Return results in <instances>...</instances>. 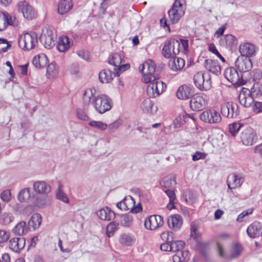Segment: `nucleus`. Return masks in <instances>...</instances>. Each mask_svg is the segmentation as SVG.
Returning <instances> with one entry per match:
<instances>
[{
  "label": "nucleus",
  "instance_id": "nucleus-4",
  "mask_svg": "<svg viewBox=\"0 0 262 262\" xmlns=\"http://www.w3.org/2000/svg\"><path fill=\"white\" fill-rule=\"evenodd\" d=\"M37 35L32 32L21 35L18 39L19 47L26 51L34 48L37 45Z\"/></svg>",
  "mask_w": 262,
  "mask_h": 262
},
{
  "label": "nucleus",
  "instance_id": "nucleus-38",
  "mask_svg": "<svg viewBox=\"0 0 262 262\" xmlns=\"http://www.w3.org/2000/svg\"><path fill=\"white\" fill-rule=\"evenodd\" d=\"M41 222V216L39 213H35L28 221V226L31 227L33 230L39 228Z\"/></svg>",
  "mask_w": 262,
  "mask_h": 262
},
{
  "label": "nucleus",
  "instance_id": "nucleus-16",
  "mask_svg": "<svg viewBox=\"0 0 262 262\" xmlns=\"http://www.w3.org/2000/svg\"><path fill=\"white\" fill-rule=\"evenodd\" d=\"M221 112L223 116L228 118H235L239 114V111L237 103L228 102L222 105Z\"/></svg>",
  "mask_w": 262,
  "mask_h": 262
},
{
  "label": "nucleus",
  "instance_id": "nucleus-11",
  "mask_svg": "<svg viewBox=\"0 0 262 262\" xmlns=\"http://www.w3.org/2000/svg\"><path fill=\"white\" fill-rule=\"evenodd\" d=\"M194 83L200 90L207 91L211 88V80L209 74L205 76L202 72H198L193 78Z\"/></svg>",
  "mask_w": 262,
  "mask_h": 262
},
{
  "label": "nucleus",
  "instance_id": "nucleus-10",
  "mask_svg": "<svg viewBox=\"0 0 262 262\" xmlns=\"http://www.w3.org/2000/svg\"><path fill=\"white\" fill-rule=\"evenodd\" d=\"M225 77L235 86L243 85L246 83V81L243 79V76L238 72L232 67L227 68L224 73Z\"/></svg>",
  "mask_w": 262,
  "mask_h": 262
},
{
  "label": "nucleus",
  "instance_id": "nucleus-62",
  "mask_svg": "<svg viewBox=\"0 0 262 262\" xmlns=\"http://www.w3.org/2000/svg\"><path fill=\"white\" fill-rule=\"evenodd\" d=\"M77 55L86 61H88L89 59V52L84 50H79L77 52Z\"/></svg>",
  "mask_w": 262,
  "mask_h": 262
},
{
  "label": "nucleus",
  "instance_id": "nucleus-7",
  "mask_svg": "<svg viewBox=\"0 0 262 262\" xmlns=\"http://www.w3.org/2000/svg\"><path fill=\"white\" fill-rule=\"evenodd\" d=\"M147 87V94L149 97H156L162 94L166 88V84L156 77L152 79Z\"/></svg>",
  "mask_w": 262,
  "mask_h": 262
},
{
  "label": "nucleus",
  "instance_id": "nucleus-47",
  "mask_svg": "<svg viewBox=\"0 0 262 262\" xmlns=\"http://www.w3.org/2000/svg\"><path fill=\"white\" fill-rule=\"evenodd\" d=\"M89 125L92 127L101 130H105L107 127L106 123L101 121H97L94 120L90 121L89 123Z\"/></svg>",
  "mask_w": 262,
  "mask_h": 262
},
{
  "label": "nucleus",
  "instance_id": "nucleus-64",
  "mask_svg": "<svg viewBox=\"0 0 262 262\" xmlns=\"http://www.w3.org/2000/svg\"><path fill=\"white\" fill-rule=\"evenodd\" d=\"M160 249L164 251H171L170 242L163 243L160 246Z\"/></svg>",
  "mask_w": 262,
  "mask_h": 262
},
{
  "label": "nucleus",
  "instance_id": "nucleus-37",
  "mask_svg": "<svg viewBox=\"0 0 262 262\" xmlns=\"http://www.w3.org/2000/svg\"><path fill=\"white\" fill-rule=\"evenodd\" d=\"M63 186L60 182H58V187L56 192V198L65 203H69L70 200L67 194L63 190Z\"/></svg>",
  "mask_w": 262,
  "mask_h": 262
},
{
  "label": "nucleus",
  "instance_id": "nucleus-32",
  "mask_svg": "<svg viewBox=\"0 0 262 262\" xmlns=\"http://www.w3.org/2000/svg\"><path fill=\"white\" fill-rule=\"evenodd\" d=\"M73 8L72 0H62L58 5V12L61 15L68 13Z\"/></svg>",
  "mask_w": 262,
  "mask_h": 262
},
{
  "label": "nucleus",
  "instance_id": "nucleus-27",
  "mask_svg": "<svg viewBox=\"0 0 262 262\" xmlns=\"http://www.w3.org/2000/svg\"><path fill=\"white\" fill-rule=\"evenodd\" d=\"M237 43L236 38L231 34H226L220 40L221 45L229 49L235 47Z\"/></svg>",
  "mask_w": 262,
  "mask_h": 262
},
{
  "label": "nucleus",
  "instance_id": "nucleus-29",
  "mask_svg": "<svg viewBox=\"0 0 262 262\" xmlns=\"http://www.w3.org/2000/svg\"><path fill=\"white\" fill-rule=\"evenodd\" d=\"M115 73H113L111 71L108 69H104L99 72V81L103 83H108L112 81L113 77L116 75Z\"/></svg>",
  "mask_w": 262,
  "mask_h": 262
},
{
  "label": "nucleus",
  "instance_id": "nucleus-49",
  "mask_svg": "<svg viewBox=\"0 0 262 262\" xmlns=\"http://www.w3.org/2000/svg\"><path fill=\"white\" fill-rule=\"evenodd\" d=\"M119 241L121 244L125 246H130L133 243V238L128 234H123L120 236Z\"/></svg>",
  "mask_w": 262,
  "mask_h": 262
},
{
  "label": "nucleus",
  "instance_id": "nucleus-28",
  "mask_svg": "<svg viewBox=\"0 0 262 262\" xmlns=\"http://www.w3.org/2000/svg\"><path fill=\"white\" fill-rule=\"evenodd\" d=\"M97 215L101 220L105 221H111L115 217V213L107 207L100 209Z\"/></svg>",
  "mask_w": 262,
  "mask_h": 262
},
{
  "label": "nucleus",
  "instance_id": "nucleus-46",
  "mask_svg": "<svg viewBox=\"0 0 262 262\" xmlns=\"http://www.w3.org/2000/svg\"><path fill=\"white\" fill-rule=\"evenodd\" d=\"M171 251L177 252L179 250H182L185 246V243L182 241H173L170 242Z\"/></svg>",
  "mask_w": 262,
  "mask_h": 262
},
{
  "label": "nucleus",
  "instance_id": "nucleus-39",
  "mask_svg": "<svg viewBox=\"0 0 262 262\" xmlns=\"http://www.w3.org/2000/svg\"><path fill=\"white\" fill-rule=\"evenodd\" d=\"M173 262H183L189 259V254L187 251L179 250L173 256Z\"/></svg>",
  "mask_w": 262,
  "mask_h": 262
},
{
  "label": "nucleus",
  "instance_id": "nucleus-55",
  "mask_svg": "<svg viewBox=\"0 0 262 262\" xmlns=\"http://www.w3.org/2000/svg\"><path fill=\"white\" fill-rule=\"evenodd\" d=\"M76 114L78 118L81 120L88 121L89 120V117L87 113L83 110L81 108L77 109Z\"/></svg>",
  "mask_w": 262,
  "mask_h": 262
},
{
  "label": "nucleus",
  "instance_id": "nucleus-34",
  "mask_svg": "<svg viewBox=\"0 0 262 262\" xmlns=\"http://www.w3.org/2000/svg\"><path fill=\"white\" fill-rule=\"evenodd\" d=\"M32 63L37 68H43L48 63V58L45 54H39L34 57Z\"/></svg>",
  "mask_w": 262,
  "mask_h": 262
},
{
  "label": "nucleus",
  "instance_id": "nucleus-23",
  "mask_svg": "<svg viewBox=\"0 0 262 262\" xmlns=\"http://www.w3.org/2000/svg\"><path fill=\"white\" fill-rule=\"evenodd\" d=\"M206 69L212 74L218 75L221 73V66L217 61L211 59H206L204 62Z\"/></svg>",
  "mask_w": 262,
  "mask_h": 262
},
{
  "label": "nucleus",
  "instance_id": "nucleus-3",
  "mask_svg": "<svg viewBox=\"0 0 262 262\" xmlns=\"http://www.w3.org/2000/svg\"><path fill=\"white\" fill-rule=\"evenodd\" d=\"M156 65L153 60L148 59L139 67V70L143 74L142 81L147 83L151 82L156 77L154 74L155 72Z\"/></svg>",
  "mask_w": 262,
  "mask_h": 262
},
{
  "label": "nucleus",
  "instance_id": "nucleus-52",
  "mask_svg": "<svg viewBox=\"0 0 262 262\" xmlns=\"http://www.w3.org/2000/svg\"><path fill=\"white\" fill-rule=\"evenodd\" d=\"M115 222H112L107 225L106 229L107 236L108 237L112 236L117 229V226Z\"/></svg>",
  "mask_w": 262,
  "mask_h": 262
},
{
  "label": "nucleus",
  "instance_id": "nucleus-25",
  "mask_svg": "<svg viewBox=\"0 0 262 262\" xmlns=\"http://www.w3.org/2000/svg\"><path fill=\"white\" fill-rule=\"evenodd\" d=\"M25 245V239L24 237H15L9 241V247L14 252H19Z\"/></svg>",
  "mask_w": 262,
  "mask_h": 262
},
{
  "label": "nucleus",
  "instance_id": "nucleus-35",
  "mask_svg": "<svg viewBox=\"0 0 262 262\" xmlns=\"http://www.w3.org/2000/svg\"><path fill=\"white\" fill-rule=\"evenodd\" d=\"M28 226L24 221H21L17 223L12 230L13 233L19 236L26 234L28 231Z\"/></svg>",
  "mask_w": 262,
  "mask_h": 262
},
{
  "label": "nucleus",
  "instance_id": "nucleus-43",
  "mask_svg": "<svg viewBox=\"0 0 262 262\" xmlns=\"http://www.w3.org/2000/svg\"><path fill=\"white\" fill-rule=\"evenodd\" d=\"M58 74V69L54 63L49 64L47 68V76L48 78H53Z\"/></svg>",
  "mask_w": 262,
  "mask_h": 262
},
{
  "label": "nucleus",
  "instance_id": "nucleus-21",
  "mask_svg": "<svg viewBox=\"0 0 262 262\" xmlns=\"http://www.w3.org/2000/svg\"><path fill=\"white\" fill-rule=\"evenodd\" d=\"M239 52L242 56L249 58L255 55L256 48L255 46L250 43H245L240 45Z\"/></svg>",
  "mask_w": 262,
  "mask_h": 262
},
{
  "label": "nucleus",
  "instance_id": "nucleus-63",
  "mask_svg": "<svg viewBox=\"0 0 262 262\" xmlns=\"http://www.w3.org/2000/svg\"><path fill=\"white\" fill-rule=\"evenodd\" d=\"M253 111L256 114L261 113L262 112V103L256 101L253 107Z\"/></svg>",
  "mask_w": 262,
  "mask_h": 262
},
{
  "label": "nucleus",
  "instance_id": "nucleus-48",
  "mask_svg": "<svg viewBox=\"0 0 262 262\" xmlns=\"http://www.w3.org/2000/svg\"><path fill=\"white\" fill-rule=\"evenodd\" d=\"M243 125L238 122H234L229 126V130L231 135L235 137Z\"/></svg>",
  "mask_w": 262,
  "mask_h": 262
},
{
  "label": "nucleus",
  "instance_id": "nucleus-13",
  "mask_svg": "<svg viewBox=\"0 0 262 262\" xmlns=\"http://www.w3.org/2000/svg\"><path fill=\"white\" fill-rule=\"evenodd\" d=\"M200 119L209 124H218L222 120L220 114L215 110H207L203 112L200 115Z\"/></svg>",
  "mask_w": 262,
  "mask_h": 262
},
{
  "label": "nucleus",
  "instance_id": "nucleus-44",
  "mask_svg": "<svg viewBox=\"0 0 262 262\" xmlns=\"http://www.w3.org/2000/svg\"><path fill=\"white\" fill-rule=\"evenodd\" d=\"M126 203H130L133 204L134 206L135 205V200L131 196H128L127 197H125L123 200L121 201V210H128L131 208V205L130 206H126Z\"/></svg>",
  "mask_w": 262,
  "mask_h": 262
},
{
  "label": "nucleus",
  "instance_id": "nucleus-36",
  "mask_svg": "<svg viewBox=\"0 0 262 262\" xmlns=\"http://www.w3.org/2000/svg\"><path fill=\"white\" fill-rule=\"evenodd\" d=\"M161 187L165 189H169L176 185V178L174 176L168 175L165 177L160 182Z\"/></svg>",
  "mask_w": 262,
  "mask_h": 262
},
{
  "label": "nucleus",
  "instance_id": "nucleus-9",
  "mask_svg": "<svg viewBox=\"0 0 262 262\" xmlns=\"http://www.w3.org/2000/svg\"><path fill=\"white\" fill-rule=\"evenodd\" d=\"M180 42L176 39H170L166 42L162 50V54L165 58L175 57L180 52Z\"/></svg>",
  "mask_w": 262,
  "mask_h": 262
},
{
  "label": "nucleus",
  "instance_id": "nucleus-60",
  "mask_svg": "<svg viewBox=\"0 0 262 262\" xmlns=\"http://www.w3.org/2000/svg\"><path fill=\"white\" fill-rule=\"evenodd\" d=\"M9 233L6 231L0 230V243L7 242L9 239Z\"/></svg>",
  "mask_w": 262,
  "mask_h": 262
},
{
  "label": "nucleus",
  "instance_id": "nucleus-53",
  "mask_svg": "<svg viewBox=\"0 0 262 262\" xmlns=\"http://www.w3.org/2000/svg\"><path fill=\"white\" fill-rule=\"evenodd\" d=\"M243 250V247L242 246L238 244H234L232 253L231 254V257L232 258H235L238 257L241 253Z\"/></svg>",
  "mask_w": 262,
  "mask_h": 262
},
{
  "label": "nucleus",
  "instance_id": "nucleus-12",
  "mask_svg": "<svg viewBox=\"0 0 262 262\" xmlns=\"http://www.w3.org/2000/svg\"><path fill=\"white\" fill-rule=\"evenodd\" d=\"M122 61V58L121 55L117 53L112 54L108 58V63L117 67V68L114 69L115 71V75H116V76H119L121 73L130 68L129 64H121Z\"/></svg>",
  "mask_w": 262,
  "mask_h": 262
},
{
  "label": "nucleus",
  "instance_id": "nucleus-14",
  "mask_svg": "<svg viewBox=\"0 0 262 262\" xmlns=\"http://www.w3.org/2000/svg\"><path fill=\"white\" fill-rule=\"evenodd\" d=\"M18 12L23 14V16L28 20H31L36 17L37 13L33 7L27 1H20L17 5Z\"/></svg>",
  "mask_w": 262,
  "mask_h": 262
},
{
  "label": "nucleus",
  "instance_id": "nucleus-15",
  "mask_svg": "<svg viewBox=\"0 0 262 262\" xmlns=\"http://www.w3.org/2000/svg\"><path fill=\"white\" fill-rule=\"evenodd\" d=\"M184 14L180 0H176L171 8L168 11V15L172 24L177 23Z\"/></svg>",
  "mask_w": 262,
  "mask_h": 262
},
{
  "label": "nucleus",
  "instance_id": "nucleus-58",
  "mask_svg": "<svg viewBox=\"0 0 262 262\" xmlns=\"http://www.w3.org/2000/svg\"><path fill=\"white\" fill-rule=\"evenodd\" d=\"M1 199L5 202H8L11 199V192L9 190H6L1 194Z\"/></svg>",
  "mask_w": 262,
  "mask_h": 262
},
{
  "label": "nucleus",
  "instance_id": "nucleus-6",
  "mask_svg": "<svg viewBox=\"0 0 262 262\" xmlns=\"http://www.w3.org/2000/svg\"><path fill=\"white\" fill-rule=\"evenodd\" d=\"M208 104V97L203 93L193 95L190 100V107L192 111L199 112L206 108Z\"/></svg>",
  "mask_w": 262,
  "mask_h": 262
},
{
  "label": "nucleus",
  "instance_id": "nucleus-33",
  "mask_svg": "<svg viewBox=\"0 0 262 262\" xmlns=\"http://www.w3.org/2000/svg\"><path fill=\"white\" fill-rule=\"evenodd\" d=\"M70 46L71 42L69 38L67 36H63L59 37L56 48L59 51L63 52L68 50Z\"/></svg>",
  "mask_w": 262,
  "mask_h": 262
},
{
  "label": "nucleus",
  "instance_id": "nucleus-19",
  "mask_svg": "<svg viewBox=\"0 0 262 262\" xmlns=\"http://www.w3.org/2000/svg\"><path fill=\"white\" fill-rule=\"evenodd\" d=\"M163 224V219L159 215H150L144 221L145 227L149 230H155L162 226Z\"/></svg>",
  "mask_w": 262,
  "mask_h": 262
},
{
  "label": "nucleus",
  "instance_id": "nucleus-5",
  "mask_svg": "<svg viewBox=\"0 0 262 262\" xmlns=\"http://www.w3.org/2000/svg\"><path fill=\"white\" fill-rule=\"evenodd\" d=\"M56 38L55 29L52 27H48L43 30L40 40L46 48L50 49L55 46Z\"/></svg>",
  "mask_w": 262,
  "mask_h": 262
},
{
  "label": "nucleus",
  "instance_id": "nucleus-50",
  "mask_svg": "<svg viewBox=\"0 0 262 262\" xmlns=\"http://www.w3.org/2000/svg\"><path fill=\"white\" fill-rule=\"evenodd\" d=\"M152 103L149 98H146L143 100L141 104V108L145 112L151 111Z\"/></svg>",
  "mask_w": 262,
  "mask_h": 262
},
{
  "label": "nucleus",
  "instance_id": "nucleus-22",
  "mask_svg": "<svg viewBox=\"0 0 262 262\" xmlns=\"http://www.w3.org/2000/svg\"><path fill=\"white\" fill-rule=\"evenodd\" d=\"M167 224L170 229L174 231H178L182 225V217L177 214L170 215L167 219Z\"/></svg>",
  "mask_w": 262,
  "mask_h": 262
},
{
  "label": "nucleus",
  "instance_id": "nucleus-2",
  "mask_svg": "<svg viewBox=\"0 0 262 262\" xmlns=\"http://www.w3.org/2000/svg\"><path fill=\"white\" fill-rule=\"evenodd\" d=\"M261 77V73L260 70L254 71V83L251 92L248 89L243 88L239 94L238 100L241 105L249 107L253 103L254 98H258L262 96V84L260 82Z\"/></svg>",
  "mask_w": 262,
  "mask_h": 262
},
{
  "label": "nucleus",
  "instance_id": "nucleus-1",
  "mask_svg": "<svg viewBox=\"0 0 262 262\" xmlns=\"http://www.w3.org/2000/svg\"><path fill=\"white\" fill-rule=\"evenodd\" d=\"M95 89H88L83 94V103L84 107L91 103L95 111L102 114L110 110L113 106L112 100L104 94L94 96Z\"/></svg>",
  "mask_w": 262,
  "mask_h": 262
},
{
  "label": "nucleus",
  "instance_id": "nucleus-61",
  "mask_svg": "<svg viewBox=\"0 0 262 262\" xmlns=\"http://www.w3.org/2000/svg\"><path fill=\"white\" fill-rule=\"evenodd\" d=\"M165 193L168 196L170 202H172L173 201H175L176 197L175 192L173 190H170L169 189H167L165 190Z\"/></svg>",
  "mask_w": 262,
  "mask_h": 262
},
{
  "label": "nucleus",
  "instance_id": "nucleus-17",
  "mask_svg": "<svg viewBox=\"0 0 262 262\" xmlns=\"http://www.w3.org/2000/svg\"><path fill=\"white\" fill-rule=\"evenodd\" d=\"M241 140L245 146H251L254 143L257 137L256 133L251 127H247L244 129L241 134Z\"/></svg>",
  "mask_w": 262,
  "mask_h": 262
},
{
  "label": "nucleus",
  "instance_id": "nucleus-26",
  "mask_svg": "<svg viewBox=\"0 0 262 262\" xmlns=\"http://www.w3.org/2000/svg\"><path fill=\"white\" fill-rule=\"evenodd\" d=\"M248 235L251 238H255L262 234L261 225L259 222H254L247 230Z\"/></svg>",
  "mask_w": 262,
  "mask_h": 262
},
{
  "label": "nucleus",
  "instance_id": "nucleus-59",
  "mask_svg": "<svg viewBox=\"0 0 262 262\" xmlns=\"http://www.w3.org/2000/svg\"><path fill=\"white\" fill-rule=\"evenodd\" d=\"M171 232H163L161 234V237L163 241L166 242H171L172 239Z\"/></svg>",
  "mask_w": 262,
  "mask_h": 262
},
{
  "label": "nucleus",
  "instance_id": "nucleus-40",
  "mask_svg": "<svg viewBox=\"0 0 262 262\" xmlns=\"http://www.w3.org/2000/svg\"><path fill=\"white\" fill-rule=\"evenodd\" d=\"M50 204V199L47 194L37 197L34 202L35 206L39 208L45 207Z\"/></svg>",
  "mask_w": 262,
  "mask_h": 262
},
{
  "label": "nucleus",
  "instance_id": "nucleus-56",
  "mask_svg": "<svg viewBox=\"0 0 262 262\" xmlns=\"http://www.w3.org/2000/svg\"><path fill=\"white\" fill-rule=\"evenodd\" d=\"M209 50L216 55L223 62L225 61L224 58L220 54L213 43H211L209 45Z\"/></svg>",
  "mask_w": 262,
  "mask_h": 262
},
{
  "label": "nucleus",
  "instance_id": "nucleus-30",
  "mask_svg": "<svg viewBox=\"0 0 262 262\" xmlns=\"http://www.w3.org/2000/svg\"><path fill=\"white\" fill-rule=\"evenodd\" d=\"M191 89L189 86L183 85L179 88L177 92V96L179 99H188L191 95Z\"/></svg>",
  "mask_w": 262,
  "mask_h": 262
},
{
  "label": "nucleus",
  "instance_id": "nucleus-42",
  "mask_svg": "<svg viewBox=\"0 0 262 262\" xmlns=\"http://www.w3.org/2000/svg\"><path fill=\"white\" fill-rule=\"evenodd\" d=\"M17 198L21 202H28L31 198L30 188H26L21 189L18 194Z\"/></svg>",
  "mask_w": 262,
  "mask_h": 262
},
{
  "label": "nucleus",
  "instance_id": "nucleus-57",
  "mask_svg": "<svg viewBox=\"0 0 262 262\" xmlns=\"http://www.w3.org/2000/svg\"><path fill=\"white\" fill-rule=\"evenodd\" d=\"M253 212L252 208H249L246 210L243 211L241 214H239L237 217V221L239 222L243 221L244 217L251 214Z\"/></svg>",
  "mask_w": 262,
  "mask_h": 262
},
{
  "label": "nucleus",
  "instance_id": "nucleus-45",
  "mask_svg": "<svg viewBox=\"0 0 262 262\" xmlns=\"http://www.w3.org/2000/svg\"><path fill=\"white\" fill-rule=\"evenodd\" d=\"M14 219L13 215L10 213L5 212L0 216V224L2 225H8Z\"/></svg>",
  "mask_w": 262,
  "mask_h": 262
},
{
  "label": "nucleus",
  "instance_id": "nucleus-24",
  "mask_svg": "<svg viewBox=\"0 0 262 262\" xmlns=\"http://www.w3.org/2000/svg\"><path fill=\"white\" fill-rule=\"evenodd\" d=\"M33 190L36 193L46 195L51 191V187L45 181H37L33 184Z\"/></svg>",
  "mask_w": 262,
  "mask_h": 262
},
{
  "label": "nucleus",
  "instance_id": "nucleus-31",
  "mask_svg": "<svg viewBox=\"0 0 262 262\" xmlns=\"http://www.w3.org/2000/svg\"><path fill=\"white\" fill-rule=\"evenodd\" d=\"M185 65V62L183 58L173 57L168 63L169 67L173 71H177L182 69Z\"/></svg>",
  "mask_w": 262,
  "mask_h": 262
},
{
  "label": "nucleus",
  "instance_id": "nucleus-20",
  "mask_svg": "<svg viewBox=\"0 0 262 262\" xmlns=\"http://www.w3.org/2000/svg\"><path fill=\"white\" fill-rule=\"evenodd\" d=\"M236 68L240 72L249 71L252 67V63L251 59L244 56L237 57L235 62Z\"/></svg>",
  "mask_w": 262,
  "mask_h": 262
},
{
  "label": "nucleus",
  "instance_id": "nucleus-54",
  "mask_svg": "<svg viewBox=\"0 0 262 262\" xmlns=\"http://www.w3.org/2000/svg\"><path fill=\"white\" fill-rule=\"evenodd\" d=\"M5 15L3 12L0 13V31L5 30L8 27V17Z\"/></svg>",
  "mask_w": 262,
  "mask_h": 262
},
{
  "label": "nucleus",
  "instance_id": "nucleus-8",
  "mask_svg": "<svg viewBox=\"0 0 262 262\" xmlns=\"http://www.w3.org/2000/svg\"><path fill=\"white\" fill-rule=\"evenodd\" d=\"M147 87V94L149 97H156L162 94L166 88V84L156 77L152 79Z\"/></svg>",
  "mask_w": 262,
  "mask_h": 262
},
{
  "label": "nucleus",
  "instance_id": "nucleus-41",
  "mask_svg": "<svg viewBox=\"0 0 262 262\" xmlns=\"http://www.w3.org/2000/svg\"><path fill=\"white\" fill-rule=\"evenodd\" d=\"M133 222V217L132 215L128 214H124L119 216L118 223L122 226L129 227Z\"/></svg>",
  "mask_w": 262,
  "mask_h": 262
},
{
  "label": "nucleus",
  "instance_id": "nucleus-51",
  "mask_svg": "<svg viewBox=\"0 0 262 262\" xmlns=\"http://www.w3.org/2000/svg\"><path fill=\"white\" fill-rule=\"evenodd\" d=\"M122 124V121L121 119H117L114 122L110 124L108 127V130L109 133H114L117 128Z\"/></svg>",
  "mask_w": 262,
  "mask_h": 262
},
{
  "label": "nucleus",
  "instance_id": "nucleus-18",
  "mask_svg": "<svg viewBox=\"0 0 262 262\" xmlns=\"http://www.w3.org/2000/svg\"><path fill=\"white\" fill-rule=\"evenodd\" d=\"M245 181V178L241 173L233 172L229 175L227 179L228 191L232 189L240 187Z\"/></svg>",
  "mask_w": 262,
  "mask_h": 262
}]
</instances>
